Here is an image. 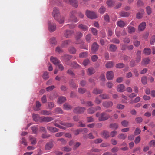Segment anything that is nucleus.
I'll list each match as a JSON object with an SVG mask.
<instances>
[{"instance_id": "nucleus-18", "label": "nucleus", "mask_w": 155, "mask_h": 155, "mask_svg": "<svg viewBox=\"0 0 155 155\" xmlns=\"http://www.w3.org/2000/svg\"><path fill=\"white\" fill-rule=\"evenodd\" d=\"M47 128L49 131L52 133H55L58 131V129L53 127L48 126Z\"/></svg>"}, {"instance_id": "nucleus-63", "label": "nucleus", "mask_w": 155, "mask_h": 155, "mask_svg": "<svg viewBox=\"0 0 155 155\" xmlns=\"http://www.w3.org/2000/svg\"><path fill=\"white\" fill-rule=\"evenodd\" d=\"M146 10L147 13L148 15H150L152 12V10L151 8L149 6H147L146 7Z\"/></svg>"}, {"instance_id": "nucleus-8", "label": "nucleus", "mask_w": 155, "mask_h": 155, "mask_svg": "<svg viewBox=\"0 0 155 155\" xmlns=\"http://www.w3.org/2000/svg\"><path fill=\"white\" fill-rule=\"evenodd\" d=\"M54 118L51 117L42 116L41 118V123L43 122H48L54 120Z\"/></svg>"}, {"instance_id": "nucleus-12", "label": "nucleus", "mask_w": 155, "mask_h": 155, "mask_svg": "<svg viewBox=\"0 0 155 155\" xmlns=\"http://www.w3.org/2000/svg\"><path fill=\"white\" fill-rule=\"evenodd\" d=\"M71 42L70 40L64 41H62L61 43V47L62 48H66L69 45L71 44Z\"/></svg>"}, {"instance_id": "nucleus-27", "label": "nucleus", "mask_w": 155, "mask_h": 155, "mask_svg": "<svg viewBox=\"0 0 155 155\" xmlns=\"http://www.w3.org/2000/svg\"><path fill=\"white\" fill-rule=\"evenodd\" d=\"M68 3L73 6L77 8L78 6V2L77 1H68Z\"/></svg>"}, {"instance_id": "nucleus-55", "label": "nucleus", "mask_w": 155, "mask_h": 155, "mask_svg": "<svg viewBox=\"0 0 155 155\" xmlns=\"http://www.w3.org/2000/svg\"><path fill=\"white\" fill-rule=\"evenodd\" d=\"M78 92L80 94H84L86 91V90L84 88H79L78 89Z\"/></svg>"}, {"instance_id": "nucleus-50", "label": "nucleus", "mask_w": 155, "mask_h": 155, "mask_svg": "<svg viewBox=\"0 0 155 155\" xmlns=\"http://www.w3.org/2000/svg\"><path fill=\"white\" fill-rule=\"evenodd\" d=\"M64 18L63 17H59L57 20V21L59 24H62L64 23Z\"/></svg>"}, {"instance_id": "nucleus-61", "label": "nucleus", "mask_w": 155, "mask_h": 155, "mask_svg": "<svg viewBox=\"0 0 155 155\" xmlns=\"http://www.w3.org/2000/svg\"><path fill=\"white\" fill-rule=\"evenodd\" d=\"M90 29H91V31H92V33L94 35L96 36L97 35L98 31L96 29H95L94 28H91V27L90 28Z\"/></svg>"}, {"instance_id": "nucleus-33", "label": "nucleus", "mask_w": 155, "mask_h": 155, "mask_svg": "<svg viewBox=\"0 0 155 155\" xmlns=\"http://www.w3.org/2000/svg\"><path fill=\"white\" fill-rule=\"evenodd\" d=\"M103 90L102 89H98L95 88L93 91V93L95 94H97L102 93L103 92Z\"/></svg>"}, {"instance_id": "nucleus-56", "label": "nucleus", "mask_w": 155, "mask_h": 155, "mask_svg": "<svg viewBox=\"0 0 155 155\" xmlns=\"http://www.w3.org/2000/svg\"><path fill=\"white\" fill-rule=\"evenodd\" d=\"M124 66V64L122 63L117 64L116 65V67L118 68H122Z\"/></svg>"}, {"instance_id": "nucleus-22", "label": "nucleus", "mask_w": 155, "mask_h": 155, "mask_svg": "<svg viewBox=\"0 0 155 155\" xmlns=\"http://www.w3.org/2000/svg\"><path fill=\"white\" fill-rule=\"evenodd\" d=\"M117 25L120 28H123L126 25V23L123 21L120 20L117 22Z\"/></svg>"}, {"instance_id": "nucleus-23", "label": "nucleus", "mask_w": 155, "mask_h": 155, "mask_svg": "<svg viewBox=\"0 0 155 155\" xmlns=\"http://www.w3.org/2000/svg\"><path fill=\"white\" fill-rule=\"evenodd\" d=\"M50 60L55 66L60 62L57 58L53 56L51 57Z\"/></svg>"}, {"instance_id": "nucleus-20", "label": "nucleus", "mask_w": 155, "mask_h": 155, "mask_svg": "<svg viewBox=\"0 0 155 155\" xmlns=\"http://www.w3.org/2000/svg\"><path fill=\"white\" fill-rule=\"evenodd\" d=\"M78 27L80 29L84 31L88 30V27L86 25L81 24L78 25Z\"/></svg>"}, {"instance_id": "nucleus-5", "label": "nucleus", "mask_w": 155, "mask_h": 155, "mask_svg": "<svg viewBox=\"0 0 155 155\" xmlns=\"http://www.w3.org/2000/svg\"><path fill=\"white\" fill-rule=\"evenodd\" d=\"M52 15L55 20H57L60 17V14L58 8H54Z\"/></svg>"}, {"instance_id": "nucleus-31", "label": "nucleus", "mask_w": 155, "mask_h": 155, "mask_svg": "<svg viewBox=\"0 0 155 155\" xmlns=\"http://www.w3.org/2000/svg\"><path fill=\"white\" fill-rule=\"evenodd\" d=\"M151 50L149 48H146L144 49L143 53L146 55H148L151 53Z\"/></svg>"}, {"instance_id": "nucleus-13", "label": "nucleus", "mask_w": 155, "mask_h": 155, "mask_svg": "<svg viewBox=\"0 0 155 155\" xmlns=\"http://www.w3.org/2000/svg\"><path fill=\"white\" fill-rule=\"evenodd\" d=\"M32 117L33 120L36 122H39L41 123V117L37 114H32Z\"/></svg>"}, {"instance_id": "nucleus-41", "label": "nucleus", "mask_w": 155, "mask_h": 155, "mask_svg": "<svg viewBox=\"0 0 155 155\" xmlns=\"http://www.w3.org/2000/svg\"><path fill=\"white\" fill-rule=\"evenodd\" d=\"M88 56V53L87 52H82L79 54V57L80 58H85Z\"/></svg>"}, {"instance_id": "nucleus-45", "label": "nucleus", "mask_w": 155, "mask_h": 155, "mask_svg": "<svg viewBox=\"0 0 155 155\" xmlns=\"http://www.w3.org/2000/svg\"><path fill=\"white\" fill-rule=\"evenodd\" d=\"M49 73L47 72H44L42 78L43 79L45 80H47L49 78V76L48 75Z\"/></svg>"}, {"instance_id": "nucleus-26", "label": "nucleus", "mask_w": 155, "mask_h": 155, "mask_svg": "<svg viewBox=\"0 0 155 155\" xmlns=\"http://www.w3.org/2000/svg\"><path fill=\"white\" fill-rule=\"evenodd\" d=\"M119 15L122 17H127L130 15V13L124 11H121L119 13Z\"/></svg>"}, {"instance_id": "nucleus-30", "label": "nucleus", "mask_w": 155, "mask_h": 155, "mask_svg": "<svg viewBox=\"0 0 155 155\" xmlns=\"http://www.w3.org/2000/svg\"><path fill=\"white\" fill-rule=\"evenodd\" d=\"M102 137L106 139H107L110 136L109 133L107 131H104L101 133Z\"/></svg>"}, {"instance_id": "nucleus-36", "label": "nucleus", "mask_w": 155, "mask_h": 155, "mask_svg": "<svg viewBox=\"0 0 155 155\" xmlns=\"http://www.w3.org/2000/svg\"><path fill=\"white\" fill-rule=\"evenodd\" d=\"M150 60L148 58H145L143 59L141 63L142 65H145L149 64Z\"/></svg>"}, {"instance_id": "nucleus-19", "label": "nucleus", "mask_w": 155, "mask_h": 155, "mask_svg": "<svg viewBox=\"0 0 155 155\" xmlns=\"http://www.w3.org/2000/svg\"><path fill=\"white\" fill-rule=\"evenodd\" d=\"M41 103L38 101H36L35 103V107L34 108V110L36 111L40 110L41 109Z\"/></svg>"}, {"instance_id": "nucleus-37", "label": "nucleus", "mask_w": 155, "mask_h": 155, "mask_svg": "<svg viewBox=\"0 0 155 155\" xmlns=\"http://www.w3.org/2000/svg\"><path fill=\"white\" fill-rule=\"evenodd\" d=\"M114 63L112 61H109L107 62L106 64V67L107 68H111L114 65Z\"/></svg>"}, {"instance_id": "nucleus-42", "label": "nucleus", "mask_w": 155, "mask_h": 155, "mask_svg": "<svg viewBox=\"0 0 155 155\" xmlns=\"http://www.w3.org/2000/svg\"><path fill=\"white\" fill-rule=\"evenodd\" d=\"M118 127V125L117 124L114 123L111 124L110 125V127L111 128L116 130L117 129Z\"/></svg>"}, {"instance_id": "nucleus-2", "label": "nucleus", "mask_w": 155, "mask_h": 155, "mask_svg": "<svg viewBox=\"0 0 155 155\" xmlns=\"http://www.w3.org/2000/svg\"><path fill=\"white\" fill-rule=\"evenodd\" d=\"M87 16L89 18L93 19L97 18V16L95 12L87 10L86 12Z\"/></svg>"}, {"instance_id": "nucleus-28", "label": "nucleus", "mask_w": 155, "mask_h": 155, "mask_svg": "<svg viewBox=\"0 0 155 155\" xmlns=\"http://www.w3.org/2000/svg\"><path fill=\"white\" fill-rule=\"evenodd\" d=\"M140 51H138L136 54V61L137 62H139L141 59Z\"/></svg>"}, {"instance_id": "nucleus-43", "label": "nucleus", "mask_w": 155, "mask_h": 155, "mask_svg": "<svg viewBox=\"0 0 155 155\" xmlns=\"http://www.w3.org/2000/svg\"><path fill=\"white\" fill-rule=\"evenodd\" d=\"M30 142L31 144L35 145L36 143V139L34 137H30Z\"/></svg>"}, {"instance_id": "nucleus-52", "label": "nucleus", "mask_w": 155, "mask_h": 155, "mask_svg": "<svg viewBox=\"0 0 155 155\" xmlns=\"http://www.w3.org/2000/svg\"><path fill=\"white\" fill-rule=\"evenodd\" d=\"M114 1H107L106 3L109 7L113 6L115 3Z\"/></svg>"}, {"instance_id": "nucleus-39", "label": "nucleus", "mask_w": 155, "mask_h": 155, "mask_svg": "<svg viewBox=\"0 0 155 155\" xmlns=\"http://www.w3.org/2000/svg\"><path fill=\"white\" fill-rule=\"evenodd\" d=\"M72 107L68 103H65L63 105V108L67 110L72 109Z\"/></svg>"}, {"instance_id": "nucleus-3", "label": "nucleus", "mask_w": 155, "mask_h": 155, "mask_svg": "<svg viewBox=\"0 0 155 155\" xmlns=\"http://www.w3.org/2000/svg\"><path fill=\"white\" fill-rule=\"evenodd\" d=\"M48 28L50 32L54 31L56 29V25L55 23L51 21L48 22Z\"/></svg>"}, {"instance_id": "nucleus-40", "label": "nucleus", "mask_w": 155, "mask_h": 155, "mask_svg": "<svg viewBox=\"0 0 155 155\" xmlns=\"http://www.w3.org/2000/svg\"><path fill=\"white\" fill-rule=\"evenodd\" d=\"M99 97L102 99H107L110 98L109 95L107 94H102L99 95Z\"/></svg>"}, {"instance_id": "nucleus-44", "label": "nucleus", "mask_w": 155, "mask_h": 155, "mask_svg": "<svg viewBox=\"0 0 155 155\" xmlns=\"http://www.w3.org/2000/svg\"><path fill=\"white\" fill-rule=\"evenodd\" d=\"M88 113L90 114H92L95 112V108L94 107H91L87 110Z\"/></svg>"}, {"instance_id": "nucleus-48", "label": "nucleus", "mask_w": 155, "mask_h": 155, "mask_svg": "<svg viewBox=\"0 0 155 155\" xmlns=\"http://www.w3.org/2000/svg\"><path fill=\"white\" fill-rule=\"evenodd\" d=\"M106 10V8L104 6H101L99 10V12L101 14H103Z\"/></svg>"}, {"instance_id": "nucleus-62", "label": "nucleus", "mask_w": 155, "mask_h": 155, "mask_svg": "<svg viewBox=\"0 0 155 155\" xmlns=\"http://www.w3.org/2000/svg\"><path fill=\"white\" fill-rule=\"evenodd\" d=\"M149 145L150 147H155V140H153L149 143Z\"/></svg>"}, {"instance_id": "nucleus-7", "label": "nucleus", "mask_w": 155, "mask_h": 155, "mask_svg": "<svg viewBox=\"0 0 155 155\" xmlns=\"http://www.w3.org/2000/svg\"><path fill=\"white\" fill-rule=\"evenodd\" d=\"M99 47L98 45L96 42H94L91 47V52L94 54L96 53L98 50Z\"/></svg>"}, {"instance_id": "nucleus-24", "label": "nucleus", "mask_w": 155, "mask_h": 155, "mask_svg": "<svg viewBox=\"0 0 155 155\" xmlns=\"http://www.w3.org/2000/svg\"><path fill=\"white\" fill-rule=\"evenodd\" d=\"M39 114L43 115H49L52 114L51 112V111L45 110L41 111Z\"/></svg>"}, {"instance_id": "nucleus-11", "label": "nucleus", "mask_w": 155, "mask_h": 155, "mask_svg": "<svg viewBox=\"0 0 155 155\" xmlns=\"http://www.w3.org/2000/svg\"><path fill=\"white\" fill-rule=\"evenodd\" d=\"M72 56L65 54L61 57V60L62 61L64 62L68 61L72 58Z\"/></svg>"}, {"instance_id": "nucleus-51", "label": "nucleus", "mask_w": 155, "mask_h": 155, "mask_svg": "<svg viewBox=\"0 0 155 155\" xmlns=\"http://www.w3.org/2000/svg\"><path fill=\"white\" fill-rule=\"evenodd\" d=\"M117 137L120 139L124 140L126 138L127 135L123 134H120L118 135Z\"/></svg>"}, {"instance_id": "nucleus-17", "label": "nucleus", "mask_w": 155, "mask_h": 155, "mask_svg": "<svg viewBox=\"0 0 155 155\" xmlns=\"http://www.w3.org/2000/svg\"><path fill=\"white\" fill-rule=\"evenodd\" d=\"M146 23L145 22H143L140 23L138 27V30L140 31H143L146 28Z\"/></svg>"}, {"instance_id": "nucleus-60", "label": "nucleus", "mask_w": 155, "mask_h": 155, "mask_svg": "<svg viewBox=\"0 0 155 155\" xmlns=\"http://www.w3.org/2000/svg\"><path fill=\"white\" fill-rule=\"evenodd\" d=\"M91 58L92 61L94 62L96 61L98 59V57L96 55H94L91 56Z\"/></svg>"}, {"instance_id": "nucleus-59", "label": "nucleus", "mask_w": 155, "mask_h": 155, "mask_svg": "<svg viewBox=\"0 0 155 155\" xmlns=\"http://www.w3.org/2000/svg\"><path fill=\"white\" fill-rule=\"evenodd\" d=\"M80 48L81 49H83L86 50H88V45L85 44L84 43H83L80 45Z\"/></svg>"}, {"instance_id": "nucleus-54", "label": "nucleus", "mask_w": 155, "mask_h": 155, "mask_svg": "<svg viewBox=\"0 0 155 155\" xmlns=\"http://www.w3.org/2000/svg\"><path fill=\"white\" fill-rule=\"evenodd\" d=\"M76 13V10H73L70 12V18H72L74 17H75V15Z\"/></svg>"}, {"instance_id": "nucleus-9", "label": "nucleus", "mask_w": 155, "mask_h": 155, "mask_svg": "<svg viewBox=\"0 0 155 155\" xmlns=\"http://www.w3.org/2000/svg\"><path fill=\"white\" fill-rule=\"evenodd\" d=\"M74 34L73 31L66 30L64 32V35L66 38H69Z\"/></svg>"}, {"instance_id": "nucleus-21", "label": "nucleus", "mask_w": 155, "mask_h": 155, "mask_svg": "<svg viewBox=\"0 0 155 155\" xmlns=\"http://www.w3.org/2000/svg\"><path fill=\"white\" fill-rule=\"evenodd\" d=\"M126 28L128 33L130 34H131L135 32L136 30L135 28L134 27H132L130 25H129Z\"/></svg>"}, {"instance_id": "nucleus-35", "label": "nucleus", "mask_w": 155, "mask_h": 155, "mask_svg": "<svg viewBox=\"0 0 155 155\" xmlns=\"http://www.w3.org/2000/svg\"><path fill=\"white\" fill-rule=\"evenodd\" d=\"M57 120H55L54 121L52 122L54 125L57 127L59 128L65 130L66 128V127L61 126L56 123Z\"/></svg>"}, {"instance_id": "nucleus-6", "label": "nucleus", "mask_w": 155, "mask_h": 155, "mask_svg": "<svg viewBox=\"0 0 155 155\" xmlns=\"http://www.w3.org/2000/svg\"><path fill=\"white\" fill-rule=\"evenodd\" d=\"M85 109V108L84 107H78L74 108L73 110V112L76 114H80L84 112Z\"/></svg>"}, {"instance_id": "nucleus-10", "label": "nucleus", "mask_w": 155, "mask_h": 155, "mask_svg": "<svg viewBox=\"0 0 155 155\" xmlns=\"http://www.w3.org/2000/svg\"><path fill=\"white\" fill-rule=\"evenodd\" d=\"M114 73L112 71H108L106 73V78L108 80H112L114 77Z\"/></svg>"}, {"instance_id": "nucleus-34", "label": "nucleus", "mask_w": 155, "mask_h": 155, "mask_svg": "<svg viewBox=\"0 0 155 155\" xmlns=\"http://www.w3.org/2000/svg\"><path fill=\"white\" fill-rule=\"evenodd\" d=\"M95 72V71L94 69L92 67H90L88 68L87 71V73L88 75H91L94 74Z\"/></svg>"}, {"instance_id": "nucleus-46", "label": "nucleus", "mask_w": 155, "mask_h": 155, "mask_svg": "<svg viewBox=\"0 0 155 155\" xmlns=\"http://www.w3.org/2000/svg\"><path fill=\"white\" fill-rule=\"evenodd\" d=\"M91 36L92 35L91 34H88L86 35L85 39L87 42L90 43L91 41Z\"/></svg>"}, {"instance_id": "nucleus-38", "label": "nucleus", "mask_w": 155, "mask_h": 155, "mask_svg": "<svg viewBox=\"0 0 155 155\" xmlns=\"http://www.w3.org/2000/svg\"><path fill=\"white\" fill-rule=\"evenodd\" d=\"M117 49V47L114 44L111 45L109 47L110 50L112 52L115 51Z\"/></svg>"}, {"instance_id": "nucleus-57", "label": "nucleus", "mask_w": 155, "mask_h": 155, "mask_svg": "<svg viewBox=\"0 0 155 155\" xmlns=\"http://www.w3.org/2000/svg\"><path fill=\"white\" fill-rule=\"evenodd\" d=\"M48 108L49 109H52L54 107V103L52 102H48Z\"/></svg>"}, {"instance_id": "nucleus-64", "label": "nucleus", "mask_w": 155, "mask_h": 155, "mask_svg": "<svg viewBox=\"0 0 155 155\" xmlns=\"http://www.w3.org/2000/svg\"><path fill=\"white\" fill-rule=\"evenodd\" d=\"M155 42V35H153L150 40V44L151 45H153Z\"/></svg>"}, {"instance_id": "nucleus-1", "label": "nucleus", "mask_w": 155, "mask_h": 155, "mask_svg": "<svg viewBox=\"0 0 155 155\" xmlns=\"http://www.w3.org/2000/svg\"><path fill=\"white\" fill-rule=\"evenodd\" d=\"M96 116L98 118L99 121L106 120L110 117V116L106 112H102L101 114L97 113L96 114Z\"/></svg>"}, {"instance_id": "nucleus-47", "label": "nucleus", "mask_w": 155, "mask_h": 155, "mask_svg": "<svg viewBox=\"0 0 155 155\" xmlns=\"http://www.w3.org/2000/svg\"><path fill=\"white\" fill-rule=\"evenodd\" d=\"M56 66L58 67L59 69L61 71H63L64 69V66H63L62 64L60 62H59V63H58L57 65H56Z\"/></svg>"}, {"instance_id": "nucleus-32", "label": "nucleus", "mask_w": 155, "mask_h": 155, "mask_svg": "<svg viewBox=\"0 0 155 155\" xmlns=\"http://www.w3.org/2000/svg\"><path fill=\"white\" fill-rule=\"evenodd\" d=\"M66 100L65 97L61 96L58 98L57 102L59 104H61L65 101Z\"/></svg>"}, {"instance_id": "nucleus-15", "label": "nucleus", "mask_w": 155, "mask_h": 155, "mask_svg": "<svg viewBox=\"0 0 155 155\" xmlns=\"http://www.w3.org/2000/svg\"><path fill=\"white\" fill-rule=\"evenodd\" d=\"M125 87L124 85L122 84H120L117 86V91L119 92H122L125 90Z\"/></svg>"}, {"instance_id": "nucleus-53", "label": "nucleus", "mask_w": 155, "mask_h": 155, "mask_svg": "<svg viewBox=\"0 0 155 155\" xmlns=\"http://www.w3.org/2000/svg\"><path fill=\"white\" fill-rule=\"evenodd\" d=\"M121 125L124 127H127L128 126L129 122L126 120L123 121L121 122Z\"/></svg>"}, {"instance_id": "nucleus-16", "label": "nucleus", "mask_w": 155, "mask_h": 155, "mask_svg": "<svg viewBox=\"0 0 155 155\" xmlns=\"http://www.w3.org/2000/svg\"><path fill=\"white\" fill-rule=\"evenodd\" d=\"M54 146V144L52 142H47L45 146V149L46 150H48L52 149Z\"/></svg>"}, {"instance_id": "nucleus-14", "label": "nucleus", "mask_w": 155, "mask_h": 155, "mask_svg": "<svg viewBox=\"0 0 155 155\" xmlns=\"http://www.w3.org/2000/svg\"><path fill=\"white\" fill-rule=\"evenodd\" d=\"M102 105L104 107L107 108L112 107L113 103L112 101H105L103 103Z\"/></svg>"}, {"instance_id": "nucleus-49", "label": "nucleus", "mask_w": 155, "mask_h": 155, "mask_svg": "<svg viewBox=\"0 0 155 155\" xmlns=\"http://www.w3.org/2000/svg\"><path fill=\"white\" fill-rule=\"evenodd\" d=\"M141 81L142 83L144 84H146L147 83V77L144 76L141 78Z\"/></svg>"}, {"instance_id": "nucleus-25", "label": "nucleus", "mask_w": 155, "mask_h": 155, "mask_svg": "<svg viewBox=\"0 0 155 155\" xmlns=\"http://www.w3.org/2000/svg\"><path fill=\"white\" fill-rule=\"evenodd\" d=\"M69 85L71 87L74 89H76L78 87V85L76 84L72 79L69 81Z\"/></svg>"}, {"instance_id": "nucleus-58", "label": "nucleus", "mask_w": 155, "mask_h": 155, "mask_svg": "<svg viewBox=\"0 0 155 155\" xmlns=\"http://www.w3.org/2000/svg\"><path fill=\"white\" fill-rule=\"evenodd\" d=\"M62 150L64 151L68 152L71 150V149L69 147L66 146L63 148Z\"/></svg>"}, {"instance_id": "nucleus-4", "label": "nucleus", "mask_w": 155, "mask_h": 155, "mask_svg": "<svg viewBox=\"0 0 155 155\" xmlns=\"http://www.w3.org/2000/svg\"><path fill=\"white\" fill-rule=\"evenodd\" d=\"M83 34L80 32L79 31L76 32L75 36V39L77 41L75 42V44H78L81 43L82 42V40H78L83 36Z\"/></svg>"}, {"instance_id": "nucleus-29", "label": "nucleus", "mask_w": 155, "mask_h": 155, "mask_svg": "<svg viewBox=\"0 0 155 155\" xmlns=\"http://www.w3.org/2000/svg\"><path fill=\"white\" fill-rule=\"evenodd\" d=\"M76 48L73 46H70L68 48V51L71 54H75L76 52Z\"/></svg>"}]
</instances>
